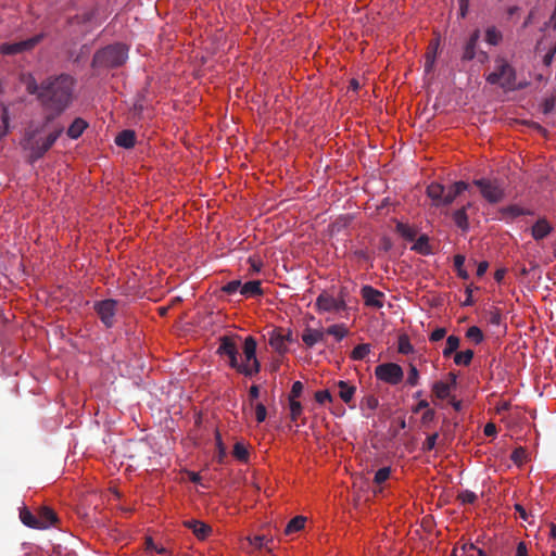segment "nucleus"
I'll return each instance as SVG.
<instances>
[{
  "instance_id": "nucleus-8",
  "label": "nucleus",
  "mask_w": 556,
  "mask_h": 556,
  "mask_svg": "<svg viewBox=\"0 0 556 556\" xmlns=\"http://www.w3.org/2000/svg\"><path fill=\"white\" fill-rule=\"evenodd\" d=\"M374 374H376V379L390 386L399 384L404 377L402 367L393 362L379 364Z\"/></svg>"
},
{
  "instance_id": "nucleus-7",
  "label": "nucleus",
  "mask_w": 556,
  "mask_h": 556,
  "mask_svg": "<svg viewBox=\"0 0 556 556\" xmlns=\"http://www.w3.org/2000/svg\"><path fill=\"white\" fill-rule=\"evenodd\" d=\"M472 184L491 204L500 203L505 197L503 182L498 179L480 178L475 179Z\"/></svg>"
},
{
  "instance_id": "nucleus-22",
  "label": "nucleus",
  "mask_w": 556,
  "mask_h": 556,
  "mask_svg": "<svg viewBox=\"0 0 556 556\" xmlns=\"http://www.w3.org/2000/svg\"><path fill=\"white\" fill-rule=\"evenodd\" d=\"M470 206V203H468L466 206H463L462 208L457 210L453 215V220L457 227H459L462 230H467L469 227L468 224V216H467V207Z\"/></svg>"
},
{
  "instance_id": "nucleus-14",
  "label": "nucleus",
  "mask_w": 556,
  "mask_h": 556,
  "mask_svg": "<svg viewBox=\"0 0 556 556\" xmlns=\"http://www.w3.org/2000/svg\"><path fill=\"white\" fill-rule=\"evenodd\" d=\"M184 526L200 540H205L213 531L208 525L194 519L185 521Z\"/></svg>"
},
{
  "instance_id": "nucleus-19",
  "label": "nucleus",
  "mask_w": 556,
  "mask_h": 556,
  "mask_svg": "<svg viewBox=\"0 0 556 556\" xmlns=\"http://www.w3.org/2000/svg\"><path fill=\"white\" fill-rule=\"evenodd\" d=\"M337 387L339 389L338 395L339 397L344 401L346 404H350L353 400V396L356 392V388L352 384H350L346 381H338Z\"/></svg>"
},
{
  "instance_id": "nucleus-35",
  "label": "nucleus",
  "mask_w": 556,
  "mask_h": 556,
  "mask_svg": "<svg viewBox=\"0 0 556 556\" xmlns=\"http://www.w3.org/2000/svg\"><path fill=\"white\" fill-rule=\"evenodd\" d=\"M473 358V352L471 350H466L464 352H459L455 354L454 362L457 365L468 366Z\"/></svg>"
},
{
  "instance_id": "nucleus-41",
  "label": "nucleus",
  "mask_w": 556,
  "mask_h": 556,
  "mask_svg": "<svg viewBox=\"0 0 556 556\" xmlns=\"http://www.w3.org/2000/svg\"><path fill=\"white\" fill-rule=\"evenodd\" d=\"M399 353L403 355H407L414 352V346L409 343V340L406 336H401L399 338Z\"/></svg>"
},
{
  "instance_id": "nucleus-61",
  "label": "nucleus",
  "mask_w": 556,
  "mask_h": 556,
  "mask_svg": "<svg viewBox=\"0 0 556 556\" xmlns=\"http://www.w3.org/2000/svg\"><path fill=\"white\" fill-rule=\"evenodd\" d=\"M505 275H506V269L498 268V269H496V271L494 274V279L496 280V282L501 283L505 277Z\"/></svg>"
},
{
  "instance_id": "nucleus-48",
  "label": "nucleus",
  "mask_w": 556,
  "mask_h": 556,
  "mask_svg": "<svg viewBox=\"0 0 556 556\" xmlns=\"http://www.w3.org/2000/svg\"><path fill=\"white\" fill-rule=\"evenodd\" d=\"M434 59H435V47L433 48V50H428V52L426 54L425 71L427 73H429L432 70L433 64H434Z\"/></svg>"
},
{
  "instance_id": "nucleus-12",
  "label": "nucleus",
  "mask_w": 556,
  "mask_h": 556,
  "mask_svg": "<svg viewBox=\"0 0 556 556\" xmlns=\"http://www.w3.org/2000/svg\"><path fill=\"white\" fill-rule=\"evenodd\" d=\"M480 39V30L475 29L463 47L462 61L468 62L476 58L478 53V41Z\"/></svg>"
},
{
  "instance_id": "nucleus-15",
  "label": "nucleus",
  "mask_w": 556,
  "mask_h": 556,
  "mask_svg": "<svg viewBox=\"0 0 556 556\" xmlns=\"http://www.w3.org/2000/svg\"><path fill=\"white\" fill-rule=\"evenodd\" d=\"M301 339L306 348H313L318 342H323L325 340V331L306 327L304 332L301 334Z\"/></svg>"
},
{
  "instance_id": "nucleus-45",
  "label": "nucleus",
  "mask_w": 556,
  "mask_h": 556,
  "mask_svg": "<svg viewBox=\"0 0 556 556\" xmlns=\"http://www.w3.org/2000/svg\"><path fill=\"white\" fill-rule=\"evenodd\" d=\"M438 438H439L438 432H433V433L429 434L422 444V451L424 452L432 451L437 444Z\"/></svg>"
},
{
  "instance_id": "nucleus-36",
  "label": "nucleus",
  "mask_w": 556,
  "mask_h": 556,
  "mask_svg": "<svg viewBox=\"0 0 556 556\" xmlns=\"http://www.w3.org/2000/svg\"><path fill=\"white\" fill-rule=\"evenodd\" d=\"M390 475H391V467L384 466V467L380 468L376 472V475H374L372 481H374V483L381 485L390 478Z\"/></svg>"
},
{
  "instance_id": "nucleus-18",
  "label": "nucleus",
  "mask_w": 556,
  "mask_h": 556,
  "mask_svg": "<svg viewBox=\"0 0 556 556\" xmlns=\"http://www.w3.org/2000/svg\"><path fill=\"white\" fill-rule=\"evenodd\" d=\"M553 230V227L548 224V222L544 218L539 219L533 226H532V237L534 240H542L544 239L551 231Z\"/></svg>"
},
{
  "instance_id": "nucleus-39",
  "label": "nucleus",
  "mask_w": 556,
  "mask_h": 556,
  "mask_svg": "<svg viewBox=\"0 0 556 556\" xmlns=\"http://www.w3.org/2000/svg\"><path fill=\"white\" fill-rule=\"evenodd\" d=\"M464 264H465V256L464 255H456L454 256V265H455V268L457 270V275L466 280L468 279L469 275L467 273V270L464 268Z\"/></svg>"
},
{
  "instance_id": "nucleus-13",
  "label": "nucleus",
  "mask_w": 556,
  "mask_h": 556,
  "mask_svg": "<svg viewBox=\"0 0 556 556\" xmlns=\"http://www.w3.org/2000/svg\"><path fill=\"white\" fill-rule=\"evenodd\" d=\"M269 346L279 354H285L288 351L282 328H275L269 332Z\"/></svg>"
},
{
  "instance_id": "nucleus-16",
  "label": "nucleus",
  "mask_w": 556,
  "mask_h": 556,
  "mask_svg": "<svg viewBox=\"0 0 556 556\" xmlns=\"http://www.w3.org/2000/svg\"><path fill=\"white\" fill-rule=\"evenodd\" d=\"M115 144L124 149H131L136 146V132L132 129H124L115 137Z\"/></svg>"
},
{
  "instance_id": "nucleus-20",
  "label": "nucleus",
  "mask_w": 556,
  "mask_h": 556,
  "mask_svg": "<svg viewBox=\"0 0 556 556\" xmlns=\"http://www.w3.org/2000/svg\"><path fill=\"white\" fill-rule=\"evenodd\" d=\"M37 517L39 529H46L56 520L54 511L48 507L41 508Z\"/></svg>"
},
{
  "instance_id": "nucleus-21",
  "label": "nucleus",
  "mask_w": 556,
  "mask_h": 556,
  "mask_svg": "<svg viewBox=\"0 0 556 556\" xmlns=\"http://www.w3.org/2000/svg\"><path fill=\"white\" fill-rule=\"evenodd\" d=\"M87 127V122L83 118H76L72 122L70 127L67 128V136L71 139H77L81 136L83 131Z\"/></svg>"
},
{
  "instance_id": "nucleus-60",
  "label": "nucleus",
  "mask_w": 556,
  "mask_h": 556,
  "mask_svg": "<svg viewBox=\"0 0 556 556\" xmlns=\"http://www.w3.org/2000/svg\"><path fill=\"white\" fill-rule=\"evenodd\" d=\"M454 390L457 386V375L455 372L447 374V380L445 381Z\"/></svg>"
},
{
  "instance_id": "nucleus-37",
  "label": "nucleus",
  "mask_w": 556,
  "mask_h": 556,
  "mask_svg": "<svg viewBox=\"0 0 556 556\" xmlns=\"http://www.w3.org/2000/svg\"><path fill=\"white\" fill-rule=\"evenodd\" d=\"M466 337L479 344L483 340V331L478 326H470L466 331Z\"/></svg>"
},
{
  "instance_id": "nucleus-40",
  "label": "nucleus",
  "mask_w": 556,
  "mask_h": 556,
  "mask_svg": "<svg viewBox=\"0 0 556 556\" xmlns=\"http://www.w3.org/2000/svg\"><path fill=\"white\" fill-rule=\"evenodd\" d=\"M527 459V450L522 446L517 447L510 454V460L517 465H521Z\"/></svg>"
},
{
  "instance_id": "nucleus-27",
  "label": "nucleus",
  "mask_w": 556,
  "mask_h": 556,
  "mask_svg": "<svg viewBox=\"0 0 556 556\" xmlns=\"http://www.w3.org/2000/svg\"><path fill=\"white\" fill-rule=\"evenodd\" d=\"M241 294L244 296H255V295H262L263 291L261 289V282L257 280L249 281L244 285H242L241 288Z\"/></svg>"
},
{
  "instance_id": "nucleus-23",
  "label": "nucleus",
  "mask_w": 556,
  "mask_h": 556,
  "mask_svg": "<svg viewBox=\"0 0 556 556\" xmlns=\"http://www.w3.org/2000/svg\"><path fill=\"white\" fill-rule=\"evenodd\" d=\"M410 249L424 256H428L432 253L427 235H421Z\"/></svg>"
},
{
  "instance_id": "nucleus-9",
  "label": "nucleus",
  "mask_w": 556,
  "mask_h": 556,
  "mask_svg": "<svg viewBox=\"0 0 556 556\" xmlns=\"http://www.w3.org/2000/svg\"><path fill=\"white\" fill-rule=\"evenodd\" d=\"M117 301L114 299H105L93 303V309H96L102 324L108 328L114 325V316L116 314Z\"/></svg>"
},
{
  "instance_id": "nucleus-38",
  "label": "nucleus",
  "mask_w": 556,
  "mask_h": 556,
  "mask_svg": "<svg viewBox=\"0 0 556 556\" xmlns=\"http://www.w3.org/2000/svg\"><path fill=\"white\" fill-rule=\"evenodd\" d=\"M419 370L414 364H410V367H408L406 383L409 384L410 387H416L419 384Z\"/></svg>"
},
{
  "instance_id": "nucleus-52",
  "label": "nucleus",
  "mask_w": 556,
  "mask_h": 556,
  "mask_svg": "<svg viewBox=\"0 0 556 556\" xmlns=\"http://www.w3.org/2000/svg\"><path fill=\"white\" fill-rule=\"evenodd\" d=\"M434 417H435V412L431 408H428L422 414V417H421L422 425L428 426L429 424H431L434 420Z\"/></svg>"
},
{
  "instance_id": "nucleus-44",
  "label": "nucleus",
  "mask_w": 556,
  "mask_h": 556,
  "mask_svg": "<svg viewBox=\"0 0 556 556\" xmlns=\"http://www.w3.org/2000/svg\"><path fill=\"white\" fill-rule=\"evenodd\" d=\"M242 283L240 280H231L228 283H226L222 290L226 294H236L237 292H241Z\"/></svg>"
},
{
  "instance_id": "nucleus-46",
  "label": "nucleus",
  "mask_w": 556,
  "mask_h": 556,
  "mask_svg": "<svg viewBox=\"0 0 556 556\" xmlns=\"http://www.w3.org/2000/svg\"><path fill=\"white\" fill-rule=\"evenodd\" d=\"M250 544L254 546L255 548H262L268 543L270 540L266 538L265 535H254L252 538H249Z\"/></svg>"
},
{
  "instance_id": "nucleus-31",
  "label": "nucleus",
  "mask_w": 556,
  "mask_h": 556,
  "mask_svg": "<svg viewBox=\"0 0 556 556\" xmlns=\"http://www.w3.org/2000/svg\"><path fill=\"white\" fill-rule=\"evenodd\" d=\"M503 35L502 33L496 28V26H490L488 27L485 31V40L491 46H498L502 41Z\"/></svg>"
},
{
  "instance_id": "nucleus-57",
  "label": "nucleus",
  "mask_w": 556,
  "mask_h": 556,
  "mask_svg": "<svg viewBox=\"0 0 556 556\" xmlns=\"http://www.w3.org/2000/svg\"><path fill=\"white\" fill-rule=\"evenodd\" d=\"M365 404L369 409H375L379 405V400L374 395H368L365 397Z\"/></svg>"
},
{
  "instance_id": "nucleus-59",
  "label": "nucleus",
  "mask_w": 556,
  "mask_h": 556,
  "mask_svg": "<svg viewBox=\"0 0 556 556\" xmlns=\"http://www.w3.org/2000/svg\"><path fill=\"white\" fill-rule=\"evenodd\" d=\"M517 556H528V548L526 542L517 543Z\"/></svg>"
},
{
  "instance_id": "nucleus-30",
  "label": "nucleus",
  "mask_w": 556,
  "mask_h": 556,
  "mask_svg": "<svg viewBox=\"0 0 556 556\" xmlns=\"http://www.w3.org/2000/svg\"><path fill=\"white\" fill-rule=\"evenodd\" d=\"M304 527H305V517L296 516L288 522L285 533L286 534L296 533V531L302 530Z\"/></svg>"
},
{
  "instance_id": "nucleus-64",
  "label": "nucleus",
  "mask_w": 556,
  "mask_h": 556,
  "mask_svg": "<svg viewBox=\"0 0 556 556\" xmlns=\"http://www.w3.org/2000/svg\"><path fill=\"white\" fill-rule=\"evenodd\" d=\"M484 433L488 435V437H491V435H494L496 433V426L494 424H488L485 427H484Z\"/></svg>"
},
{
  "instance_id": "nucleus-54",
  "label": "nucleus",
  "mask_w": 556,
  "mask_h": 556,
  "mask_svg": "<svg viewBox=\"0 0 556 556\" xmlns=\"http://www.w3.org/2000/svg\"><path fill=\"white\" fill-rule=\"evenodd\" d=\"M555 109V100L554 99H545L542 104V112L544 114H549Z\"/></svg>"
},
{
  "instance_id": "nucleus-2",
  "label": "nucleus",
  "mask_w": 556,
  "mask_h": 556,
  "mask_svg": "<svg viewBox=\"0 0 556 556\" xmlns=\"http://www.w3.org/2000/svg\"><path fill=\"white\" fill-rule=\"evenodd\" d=\"M55 119L43 117L40 122H30L22 138V148L29 152L31 164L45 156L54 142L64 132V126Z\"/></svg>"
},
{
  "instance_id": "nucleus-50",
  "label": "nucleus",
  "mask_w": 556,
  "mask_h": 556,
  "mask_svg": "<svg viewBox=\"0 0 556 556\" xmlns=\"http://www.w3.org/2000/svg\"><path fill=\"white\" fill-rule=\"evenodd\" d=\"M255 418L258 424L263 422L266 418V408L262 403L255 405Z\"/></svg>"
},
{
  "instance_id": "nucleus-3",
  "label": "nucleus",
  "mask_w": 556,
  "mask_h": 556,
  "mask_svg": "<svg viewBox=\"0 0 556 556\" xmlns=\"http://www.w3.org/2000/svg\"><path fill=\"white\" fill-rule=\"evenodd\" d=\"M217 354L223 358H227L228 365L231 368L237 369L238 372L247 377H253L260 372L261 364L256 358V341L252 336L247 337L244 340L243 355L245 362H239V346L236 343V339L228 336L219 339Z\"/></svg>"
},
{
  "instance_id": "nucleus-62",
  "label": "nucleus",
  "mask_w": 556,
  "mask_h": 556,
  "mask_svg": "<svg viewBox=\"0 0 556 556\" xmlns=\"http://www.w3.org/2000/svg\"><path fill=\"white\" fill-rule=\"evenodd\" d=\"M455 190H458V193L460 194L464 190H468L469 186L468 184L464 181H458L452 185Z\"/></svg>"
},
{
  "instance_id": "nucleus-32",
  "label": "nucleus",
  "mask_w": 556,
  "mask_h": 556,
  "mask_svg": "<svg viewBox=\"0 0 556 556\" xmlns=\"http://www.w3.org/2000/svg\"><path fill=\"white\" fill-rule=\"evenodd\" d=\"M396 231L406 240H415L417 231L412 226H408L407 224H402V222H399L396 224Z\"/></svg>"
},
{
  "instance_id": "nucleus-17",
  "label": "nucleus",
  "mask_w": 556,
  "mask_h": 556,
  "mask_svg": "<svg viewBox=\"0 0 556 556\" xmlns=\"http://www.w3.org/2000/svg\"><path fill=\"white\" fill-rule=\"evenodd\" d=\"M500 214L502 215V219H507V218L515 219L520 216L528 215V214H530V212L522 208L521 206H519L517 204H511V205L502 207L500 210Z\"/></svg>"
},
{
  "instance_id": "nucleus-43",
  "label": "nucleus",
  "mask_w": 556,
  "mask_h": 556,
  "mask_svg": "<svg viewBox=\"0 0 556 556\" xmlns=\"http://www.w3.org/2000/svg\"><path fill=\"white\" fill-rule=\"evenodd\" d=\"M458 194H459L458 190H455L453 188V186L447 187V189H444V193H443V198H442V205L452 204Z\"/></svg>"
},
{
  "instance_id": "nucleus-47",
  "label": "nucleus",
  "mask_w": 556,
  "mask_h": 556,
  "mask_svg": "<svg viewBox=\"0 0 556 556\" xmlns=\"http://www.w3.org/2000/svg\"><path fill=\"white\" fill-rule=\"evenodd\" d=\"M303 391V384L300 381H295L292 384L291 391L289 393V400H298L301 396Z\"/></svg>"
},
{
  "instance_id": "nucleus-56",
  "label": "nucleus",
  "mask_w": 556,
  "mask_h": 556,
  "mask_svg": "<svg viewBox=\"0 0 556 556\" xmlns=\"http://www.w3.org/2000/svg\"><path fill=\"white\" fill-rule=\"evenodd\" d=\"M555 55H556V50H549L547 53L544 54L543 56V64L545 66H549L553 64V60L555 59Z\"/></svg>"
},
{
  "instance_id": "nucleus-28",
  "label": "nucleus",
  "mask_w": 556,
  "mask_h": 556,
  "mask_svg": "<svg viewBox=\"0 0 556 556\" xmlns=\"http://www.w3.org/2000/svg\"><path fill=\"white\" fill-rule=\"evenodd\" d=\"M20 520L29 528L39 529L38 517L26 507L20 510Z\"/></svg>"
},
{
  "instance_id": "nucleus-4",
  "label": "nucleus",
  "mask_w": 556,
  "mask_h": 556,
  "mask_svg": "<svg viewBox=\"0 0 556 556\" xmlns=\"http://www.w3.org/2000/svg\"><path fill=\"white\" fill-rule=\"evenodd\" d=\"M486 81L505 90L518 89L515 68L501 55L496 56L494 71L488 75Z\"/></svg>"
},
{
  "instance_id": "nucleus-55",
  "label": "nucleus",
  "mask_w": 556,
  "mask_h": 556,
  "mask_svg": "<svg viewBox=\"0 0 556 556\" xmlns=\"http://www.w3.org/2000/svg\"><path fill=\"white\" fill-rule=\"evenodd\" d=\"M489 268V262L488 261H482V262H479L478 265H477V271H476V275L478 277H482L485 275L486 270Z\"/></svg>"
},
{
  "instance_id": "nucleus-26",
  "label": "nucleus",
  "mask_w": 556,
  "mask_h": 556,
  "mask_svg": "<svg viewBox=\"0 0 556 556\" xmlns=\"http://www.w3.org/2000/svg\"><path fill=\"white\" fill-rule=\"evenodd\" d=\"M452 390L453 389L444 381H435L432 386V393L440 400L450 397Z\"/></svg>"
},
{
  "instance_id": "nucleus-34",
  "label": "nucleus",
  "mask_w": 556,
  "mask_h": 556,
  "mask_svg": "<svg viewBox=\"0 0 556 556\" xmlns=\"http://www.w3.org/2000/svg\"><path fill=\"white\" fill-rule=\"evenodd\" d=\"M370 352V345L367 343L358 344L354 348V350L351 353V358L356 359H365L366 356Z\"/></svg>"
},
{
  "instance_id": "nucleus-51",
  "label": "nucleus",
  "mask_w": 556,
  "mask_h": 556,
  "mask_svg": "<svg viewBox=\"0 0 556 556\" xmlns=\"http://www.w3.org/2000/svg\"><path fill=\"white\" fill-rule=\"evenodd\" d=\"M331 395L329 393L328 390H323V391H318L315 393V400L319 403V404H324L326 401L330 402L331 401Z\"/></svg>"
},
{
  "instance_id": "nucleus-58",
  "label": "nucleus",
  "mask_w": 556,
  "mask_h": 556,
  "mask_svg": "<svg viewBox=\"0 0 556 556\" xmlns=\"http://www.w3.org/2000/svg\"><path fill=\"white\" fill-rule=\"evenodd\" d=\"M514 508L519 513V516L522 520L529 521L530 516L521 504H515Z\"/></svg>"
},
{
  "instance_id": "nucleus-25",
  "label": "nucleus",
  "mask_w": 556,
  "mask_h": 556,
  "mask_svg": "<svg viewBox=\"0 0 556 556\" xmlns=\"http://www.w3.org/2000/svg\"><path fill=\"white\" fill-rule=\"evenodd\" d=\"M444 187L440 184H431L427 187V194L434 201L437 206L442 205Z\"/></svg>"
},
{
  "instance_id": "nucleus-5",
  "label": "nucleus",
  "mask_w": 556,
  "mask_h": 556,
  "mask_svg": "<svg viewBox=\"0 0 556 556\" xmlns=\"http://www.w3.org/2000/svg\"><path fill=\"white\" fill-rule=\"evenodd\" d=\"M127 58V52L122 45H112L93 54V67H117Z\"/></svg>"
},
{
  "instance_id": "nucleus-42",
  "label": "nucleus",
  "mask_w": 556,
  "mask_h": 556,
  "mask_svg": "<svg viewBox=\"0 0 556 556\" xmlns=\"http://www.w3.org/2000/svg\"><path fill=\"white\" fill-rule=\"evenodd\" d=\"M290 418L292 421H296L302 414V405L298 400H289Z\"/></svg>"
},
{
  "instance_id": "nucleus-29",
  "label": "nucleus",
  "mask_w": 556,
  "mask_h": 556,
  "mask_svg": "<svg viewBox=\"0 0 556 556\" xmlns=\"http://www.w3.org/2000/svg\"><path fill=\"white\" fill-rule=\"evenodd\" d=\"M325 333L333 336L337 341H341L349 333V329L344 324H333L327 327Z\"/></svg>"
},
{
  "instance_id": "nucleus-6",
  "label": "nucleus",
  "mask_w": 556,
  "mask_h": 556,
  "mask_svg": "<svg viewBox=\"0 0 556 556\" xmlns=\"http://www.w3.org/2000/svg\"><path fill=\"white\" fill-rule=\"evenodd\" d=\"M348 291L345 288L341 289L337 296H333L327 291H323L316 299L315 306L318 312H327V313H339L346 311L348 304L345 296Z\"/></svg>"
},
{
  "instance_id": "nucleus-11",
  "label": "nucleus",
  "mask_w": 556,
  "mask_h": 556,
  "mask_svg": "<svg viewBox=\"0 0 556 556\" xmlns=\"http://www.w3.org/2000/svg\"><path fill=\"white\" fill-rule=\"evenodd\" d=\"M361 295L364 300V304L368 307L380 309L384 306L386 294L379 291V289H374L370 286H364L361 289Z\"/></svg>"
},
{
  "instance_id": "nucleus-24",
  "label": "nucleus",
  "mask_w": 556,
  "mask_h": 556,
  "mask_svg": "<svg viewBox=\"0 0 556 556\" xmlns=\"http://www.w3.org/2000/svg\"><path fill=\"white\" fill-rule=\"evenodd\" d=\"M460 339L452 334L447 338V341H445V348L442 351V355L445 358L451 357L453 354H455L459 348Z\"/></svg>"
},
{
  "instance_id": "nucleus-10",
  "label": "nucleus",
  "mask_w": 556,
  "mask_h": 556,
  "mask_svg": "<svg viewBox=\"0 0 556 556\" xmlns=\"http://www.w3.org/2000/svg\"><path fill=\"white\" fill-rule=\"evenodd\" d=\"M41 39L42 35H36L26 40L2 43L0 45V53L11 55L23 53L24 51H30L40 42Z\"/></svg>"
},
{
  "instance_id": "nucleus-63",
  "label": "nucleus",
  "mask_w": 556,
  "mask_h": 556,
  "mask_svg": "<svg viewBox=\"0 0 556 556\" xmlns=\"http://www.w3.org/2000/svg\"><path fill=\"white\" fill-rule=\"evenodd\" d=\"M249 396L251 400H255L260 396V388L257 386H252L249 390Z\"/></svg>"
},
{
  "instance_id": "nucleus-1",
  "label": "nucleus",
  "mask_w": 556,
  "mask_h": 556,
  "mask_svg": "<svg viewBox=\"0 0 556 556\" xmlns=\"http://www.w3.org/2000/svg\"><path fill=\"white\" fill-rule=\"evenodd\" d=\"M76 80L70 74L52 75L38 84L31 78L27 85V91L36 94L41 108L46 112L45 117L55 119L60 117L72 104Z\"/></svg>"
},
{
  "instance_id": "nucleus-53",
  "label": "nucleus",
  "mask_w": 556,
  "mask_h": 556,
  "mask_svg": "<svg viewBox=\"0 0 556 556\" xmlns=\"http://www.w3.org/2000/svg\"><path fill=\"white\" fill-rule=\"evenodd\" d=\"M445 336V328L443 327H438L435 328L431 334H430V341L432 342H437V341H440L441 339H443Z\"/></svg>"
},
{
  "instance_id": "nucleus-49",
  "label": "nucleus",
  "mask_w": 556,
  "mask_h": 556,
  "mask_svg": "<svg viewBox=\"0 0 556 556\" xmlns=\"http://www.w3.org/2000/svg\"><path fill=\"white\" fill-rule=\"evenodd\" d=\"M458 498L465 504H472L477 500V495L469 490H465L458 495Z\"/></svg>"
},
{
  "instance_id": "nucleus-33",
  "label": "nucleus",
  "mask_w": 556,
  "mask_h": 556,
  "mask_svg": "<svg viewBox=\"0 0 556 556\" xmlns=\"http://www.w3.org/2000/svg\"><path fill=\"white\" fill-rule=\"evenodd\" d=\"M232 456L239 462H248L250 454L247 446L242 442H237L235 447H232Z\"/></svg>"
}]
</instances>
